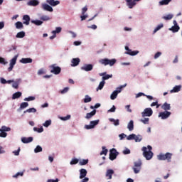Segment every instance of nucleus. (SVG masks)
I'll list each match as a JSON object with an SVG mask.
<instances>
[{"instance_id": "5701e85b", "label": "nucleus", "mask_w": 182, "mask_h": 182, "mask_svg": "<svg viewBox=\"0 0 182 182\" xmlns=\"http://www.w3.org/2000/svg\"><path fill=\"white\" fill-rule=\"evenodd\" d=\"M127 129L129 130V132H132L134 129V122L133 120H131L127 125Z\"/></svg>"}, {"instance_id": "ddd939ff", "label": "nucleus", "mask_w": 182, "mask_h": 182, "mask_svg": "<svg viewBox=\"0 0 182 182\" xmlns=\"http://www.w3.org/2000/svg\"><path fill=\"white\" fill-rule=\"evenodd\" d=\"M42 8L44 11H47L48 12H53V8L49 6V4H42Z\"/></svg>"}, {"instance_id": "69168bd1", "label": "nucleus", "mask_w": 182, "mask_h": 182, "mask_svg": "<svg viewBox=\"0 0 182 182\" xmlns=\"http://www.w3.org/2000/svg\"><path fill=\"white\" fill-rule=\"evenodd\" d=\"M12 86H13V87H14V89H18V87H19V83H18V82H14V83L12 84Z\"/></svg>"}, {"instance_id": "f03ea898", "label": "nucleus", "mask_w": 182, "mask_h": 182, "mask_svg": "<svg viewBox=\"0 0 182 182\" xmlns=\"http://www.w3.org/2000/svg\"><path fill=\"white\" fill-rule=\"evenodd\" d=\"M143 156L145 157L146 160H151L153 159V151H147V147L143 146L142 147Z\"/></svg>"}, {"instance_id": "f704fd0d", "label": "nucleus", "mask_w": 182, "mask_h": 182, "mask_svg": "<svg viewBox=\"0 0 182 182\" xmlns=\"http://www.w3.org/2000/svg\"><path fill=\"white\" fill-rule=\"evenodd\" d=\"M16 38H25V32L24 31H20L18 32L16 36Z\"/></svg>"}, {"instance_id": "0e129e2a", "label": "nucleus", "mask_w": 182, "mask_h": 182, "mask_svg": "<svg viewBox=\"0 0 182 182\" xmlns=\"http://www.w3.org/2000/svg\"><path fill=\"white\" fill-rule=\"evenodd\" d=\"M160 56H161V52H157L154 55V59H158V58H160Z\"/></svg>"}, {"instance_id": "a19ab883", "label": "nucleus", "mask_w": 182, "mask_h": 182, "mask_svg": "<svg viewBox=\"0 0 182 182\" xmlns=\"http://www.w3.org/2000/svg\"><path fill=\"white\" fill-rule=\"evenodd\" d=\"M163 19H165V21H170L171 19H173V15L172 14H168L166 16H164L163 17Z\"/></svg>"}, {"instance_id": "4c0bfd02", "label": "nucleus", "mask_w": 182, "mask_h": 182, "mask_svg": "<svg viewBox=\"0 0 182 182\" xmlns=\"http://www.w3.org/2000/svg\"><path fill=\"white\" fill-rule=\"evenodd\" d=\"M89 163L88 159H82V161H80L79 164L80 166H86Z\"/></svg>"}, {"instance_id": "8fccbe9b", "label": "nucleus", "mask_w": 182, "mask_h": 182, "mask_svg": "<svg viewBox=\"0 0 182 182\" xmlns=\"http://www.w3.org/2000/svg\"><path fill=\"white\" fill-rule=\"evenodd\" d=\"M164 25L163 24H159L156 26V28L154 30V33H156L158 31H160L161 28H163Z\"/></svg>"}, {"instance_id": "338daca9", "label": "nucleus", "mask_w": 182, "mask_h": 182, "mask_svg": "<svg viewBox=\"0 0 182 182\" xmlns=\"http://www.w3.org/2000/svg\"><path fill=\"white\" fill-rule=\"evenodd\" d=\"M141 96H146V95L143 92H139L136 95V98L137 99L138 97H141Z\"/></svg>"}, {"instance_id": "7c9ffc66", "label": "nucleus", "mask_w": 182, "mask_h": 182, "mask_svg": "<svg viewBox=\"0 0 182 182\" xmlns=\"http://www.w3.org/2000/svg\"><path fill=\"white\" fill-rule=\"evenodd\" d=\"M170 2H171V0H161L159 1V5H168Z\"/></svg>"}, {"instance_id": "052dcab7", "label": "nucleus", "mask_w": 182, "mask_h": 182, "mask_svg": "<svg viewBox=\"0 0 182 182\" xmlns=\"http://www.w3.org/2000/svg\"><path fill=\"white\" fill-rule=\"evenodd\" d=\"M1 133H0V137H3V138H5L8 136V133L4 132V131H0Z\"/></svg>"}, {"instance_id": "7ed1b4c3", "label": "nucleus", "mask_w": 182, "mask_h": 182, "mask_svg": "<svg viewBox=\"0 0 182 182\" xmlns=\"http://www.w3.org/2000/svg\"><path fill=\"white\" fill-rule=\"evenodd\" d=\"M116 62L117 60L115 58L112 60H109V58H104L100 60V63H101V65H104L105 66H107V65H109V66H113Z\"/></svg>"}, {"instance_id": "1a4fd4ad", "label": "nucleus", "mask_w": 182, "mask_h": 182, "mask_svg": "<svg viewBox=\"0 0 182 182\" xmlns=\"http://www.w3.org/2000/svg\"><path fill=\"white\" fill-rule=\"evenodd\" d=\"M18 59V56H14L11 60H10V66L8 68L9 72H12V70L14 69V66L16 65V60Z\"/></svg>"}, {"instance_id": "9d476101", "label": "nucleus", "mask_w": 182, "mask_h": 182, "mask_svg": "<svg viewBox=\"0 0 182 182\" xmlns=\"http://www.w3.org/2000/svg\"><path fill=\"white\" fill-rule=\"evenodd\" d=\"M171 114V112H168V111H165L163 112H160L159 117H161L163 120L166 119H168V117H170Z\"/></svg>"}, {"instance_id": "a18cd8bd", "label": "nucleus", "mask_w": 182, "mask_h": 182, "mask_svg": "<svg viewBox=\"0 0 182 182\" xmlns=\"http://www.w3.org/2000/svg\"><path fill=\"white\" fill-rule=\"evenodd\" d=\"M51 124H52L51 120H47L45 122V123L43 124V126H44V127H49V126H50Z\"/></svg>"}, {"instance_id": "c03bdc74", "label": "nucleus", "mask_w": 182, "mask_h": 182, "mask_svg": "<svg viewBox=\"0 0 182 182\" xmlns=\"http://www.w3.org/2000/svg\"><path fill=\"white\" fill-rule=\"evenodd\" d=\"M110 77H113L112 75H106L102 77V82H105V80H107L108 79H110Z\"/></svg>"}, {"instance_id": "e433bc0d", "label": "nucleus", "mask_w": 182, "mask_h": 182, "mask_svg": "<svg viewBox=\"0 0 182 182\" xmlns=\"http://www.w3.org/2000/svg\"><path fill=\"white\" fill-rule=\"evenodd\" d=\"M23 113H36V109L30 108L24 111Z\"/></svg>"}, {"instance_id": "dca6fc26", "label": "nucleus", "mask_w": 182, "mask_h": 182, "mask_svg": "<svg viewBox=\"0 0 182 182\" xmlns=\"http://www.w3.org/2000/svg\"><path fill=\"white\" fill-rule=\"evenodd\" d=\"M86 176H87V171H86V169L85 168H82L80 170V178H85V177H86Z\"/></svg>"}, {"instance_id": "5fc2aeb1", "label": "nucleus", "mask_w": 182, "mask_h": 182, "mask_svg": "<svg viewBox=\"0 0 182 182\" xmlns=\"http://www.w3.org/2000/svg\"><path fill=\"white\" fill-rule=\"evenodd\" d=\"M134 137H136V134H132L129 135L127 137V139H128V140H134Z\"/></svg>"}, {"instance_id": "bb28decb", "label": "nucleus", "mask_w": 182, "mask_h": 182, "mask_svg": "<svg viewBox=\"0 0 182 182\" xmlns=\"http://www.w3.org/2000/svg\"><path fill=\"white\" fill-rule=\"evenodd\" d=\"M22 96V92H16V93L13 94L12 99L15 100V99H19Z\"/></svg>"}, {"instance_id": "2f4dec72", "label": "nucleus", "mask_w": 182, "mask_h": 182, "mask_svg": "<svg viewBox=\"0 0 182 182\" xmlns=\"http://www.w3.org/2000/svg\"><path fill=\"white\" fill-rule=\"evenodd\" d=\"M0 132H11V127L2 126L1 128H0Z\"/></svg>"}, {"instance_id": "0eeeda50", "label": "nucleus", "mask_w": 182, "mask_h": 182, "mask_svg": "<svg viewBox=\"0 0 182 182\" xmlns=\"http://www.w3.org/2000/svg\"><path fill=\"white\" fill-rule=\"evenodd\" d=\"M97 124H99V119L95 120V121H90L89 125L85 126V129H86L87 130H90L92 129H95V127L97 126Z\"/></svg>"}, {"instance_id": "393cba45", "label": "nucleus", "mask_w": 182, "mask_h": 182, "mask_svg": "<svg viewBox=\"0 0 182 182\" xmlns=\"http://www.w3.org/2000/svg\"><path fill=\"white\" fill-rule=\"evenodd\" d=\"M21 63H23V64H26V63H32L33 62V60L32 58H22L21 60H20Z\"/></svg>"}, {"instance_id": "72a5a7b5", "label": "nucleus", "mask_w": 182, "mask_h": 182, "mask_svg": "<svg viewBox=\"0 0 182 182\" xmlns=\"http://www.w3.org/2000/svg\"><path fill=\"white\" fill-rule=\"evenodd\" d=\"M117 95H119L117 93V91H114L110 96V99L111 100H114V99H116V97H117Z\"/></svg>"}, {"instance_id": "774afa93", "label": "nucleus", "mask_w": 182, "mask_h": 182, "mask_svg": "<svg viewBox=\"0 0 182 182\" xmlns=\"http://www.w3.org/2000/svg\"><path fill=\"white\" fill-rule=\"evenodd\" d=\"M123 154H130V149H126L123 151Z\"/></svg>"}, {"instance_id": "f3484780", "label": "nucleus", "mask_w": 182, "mask_h": 182, "mask_svg": "<svg viewBox=\"0 0 182 182\" xmlns=\"http://www.w3.org/2000/svg\"><path fill=\"white\" fill-rule=\"evenodd\" d=\"M46 2L47 4H49L50 6H56L57 5H59V4H60V1L55 0H47Z\"/></svg>"}, {"instance_id": "c756f323", "label": "nucleus", "mask_w": 182, "mask_h": 182, "mask_svg": "<svg viewBox=\"0 0 182 182\" xmlns=\"http://www.w3.org/2000/svg\"><path fill=\"white\" fill-rule=\"evenodd\" d=\"M105 83H106V82L105 81H101L99 84V86L97 88V92H98L99 90H102V89H103V87H105Z\"/></svg>"}, {"instance_id": "bf43d9fd", "label": "nucleus", "mask_w": 182, "mask_h": 182, "mask_svg": "<svg viewBox=\"0 0 182 182\" xmlns=\"http://www.w3.org/2000/svg\"><path fill=\"white\" fill-rule=\"evenodd\" d=\"M0 63L1 65H6L8 62L5 60V58L0 57Z\"/></svg>"}, {"instance_id": "a211bd4d", "label": "nucleus", "mask_w": 182, "mask_h": 182, "mask_svg": "<svg viewBox=\"0 0 182 182\" xmlns=\"http://www.w3.org/2000/svg\"><path fill=\"white\" fill-rule=\"evenodd\" d=\"M28 6H38L39 5V1L38 0H31L27 3Z\"/></svg>"}, {"instance_id": "58836bf2", "label": "nucleus", "mask_w": 182, "mask_h": 182, "mask_svg": "<svg viewBox=\"0 0 182 182\" xmlns=\"http://www.w3.org/2000/svg\"><path fill=\"white\" fill-rule=\"evenodd\" d=\"M107 151H109L107 149H106L105 146H102V151L100 152V156H103V154L106 156L107 154Z\"/></svg>"}, {"instance_id": "37998d69", "label": "nucleus", "mask_w": 182, "mask_h": 182, "mask_svg": "<svg viewBox=\"0 0 182 182\" xmlns=\"http://www.w3.org/2000/svg\"><path fill=\"white\" fill-rule=\"evenodd\" d=\"M92 102V97H89V95H85V98L84 99V103H89Z\"/></svg>"}, {"instance_id": "c9c22d12", "label": "nucleus", "mask_w": 182, "mask_h": 182, "mask_svg": "<svg viewBox=\"0 0 182 182\" xmlns=\"http://www.w3.org/2000/svg\"><path fill=\"white\" fill-rule=\"evenodd\" d=\"M29 106V104L28 102H22L20 105V109L22 110V109H26Z\"/></svg>"}, {"instance_id": "864d4df0", "label": "nucleus", "mask_w": 182, "mask_h": 182, "mask_svg": "<svg viewBox=\"0 0 182 182\" xmlns=\"http://www.w3.org/2000/svg\"><path fill=\"white\" fill-rule=\"evenodd\" d=\"M134 140H135L136 143H139V142L141 141V136L140 135H139V136L135 135Z\"/></svg>"}, {"instance_id": "603ef678", "label": "nucleus", "mask_w": 182, "mask_h": 182, "mask_svg": "<svg viewBox=\"0 0 182 182\" xmlns=\"http://www.w3.org/2000/svg\"><path fill=\"white\" fill-rule=\"evenodd\" d=\"M19 176L22 177L23 176V172H18L17 173L13 176V178H18Z\"/></svg>"}, {"instance_id": "13d9d810", "label": "nucleus", "mask_w": 182, "mask_h": 182, "mask_svg": "<svg viewBox=\"0 0 182 182\" xmlns=\"http://www.w3.org/2000/svg\"><path fill=\"white\" fill-rule=\"evenodd\" d=\"M25 102H31L32 100H35V97H28L24 99Z\"/></svg>"}, {"instance_id": "f8f14e48", "label": "nucleus", "mask_w": 182, "mask_h": 182, "mask_svg": "<svg viewBox=\"0 0 182 182\" xmlns=\"http://www.w3.org/2000/svg\"><path fill=\"white\" fill-rule=\"evenodd\" d=\"M139 1L140 0H126V2L129 9H132V8L136 5V2H139Z\"/></svg>"}, {"instance_id": "680f3d73", "label": "nucleus", "mask_w": 182, "mask_h": 182, "mask_svg": "<svg viewBox=\"0 0 182 182\" xmlns=\"http://www.w3.org/2000/svg\"><path fill=\"white\" fill-rule=\"evenodd\" d=\"M68 90H69V87H65L63 90H62L60 91V93H61L62 95H63V94H65V93H68Z\"/></svg>"}, {"instance_id": "a878e982", "label": "nucleus", "mask_w": 182, "mask_h": 182, "mask_svg": "<svg viewBox=\"0 0 182 182\" xmlns=\"http://www.w3.org/2000/svg\"><path fill=\"white\" fill-rule=\"evenodd\" d=\"M126 55H130V56H136L139 53V51L134 50L132 51L131 49H129L128 51L125 52Z\"/></svg>"}, {"instance_id": "e2e57ef3", "label": "nucleus", "mask_w": 182, "mask_h": 182, "mask_svg": "<svg viewBox=\"0 0 182 182\" xmlns=\"http://www.w3.org/2000/svg\"><path fill=\"white\" fill-rule=\"evenodd\" d=\"M108 112L110 113H114V112H116V107L113 105L112 107L108 110Z\"/></svg>"}, {"instance_id": "6e6552de", "label": "nucleus", "mask_w": 182, "mask_h": 182, "mask_svg": "<svg viewBox=\"0 0 182 182\" xmlns=\"http://www.w3.org/2000/svg\"><path fill=\"white\" fill-rule=\"evenodd\" d=\"M153 114V109L151 108H146L143 112H141L142 117H150Z\"/></svg>"}, {"instance_id": "4d7b16f0", "label": "nucleus", "mask_w": 182, "mask_h": 182, "mask_svg": "<svg viewBox=\"0 0 182 182\" xmlns=\"http://www.w3.org/2000/svg\"><path fill=\"white\" fill-rule=\"evenodd\" d=\"M123 87H126V84L124 85L117 87V90H115V92H117V93H118V94L122 92V89H123Z\"/></svg>"}, {"instance_id": "09e8293b", "label": "nucleus", "mask_w": 182, "mask_h": 182, "mask_svg": "<svg viewBox=\"0 0 182 182\" xmlns=\"http://www.w3.org/2000/svg\"><path fill=\"white\" fill-rule=\"evenodd\" d=\"M33 130H34V132H37L38 133H42V132H43V127H42L40 128L34 127Z\"/></svg>"}, {"instance_id": "de8ad7c7", "label": "nucleus", "mask_w": 182, "mask_h": 182, "mask_svg": "<svg viewBox=\"0 0 182 182\" xmlns=\"http://www.w3.org/2000/svg\"><path fill=\"white\" fill-rule=\"evenodd\" d=\"M40 19L41 21H50V18L48 16H42Z\"/></svg>"}, {"instance_id": "b1692460", "label": "nucleus", "mask_w": 182, "mask_h": 182, "mask_svg": "<svg viewBox=\"0 0 182 182\" xmlns=\"http://www.w3.org/2000/svg\"><path fill=\"white\" fill-rule=\"evenodd\" d=\"M161 109H163V110H165V112H167V110H171V107L170 106V104L165 102L162 106H161Z\"/></svg>"}, {"instance_id": "3c124183", "label": "nucleus", "mask_w": 182, "mask_h": 182, "mask_svg": "<svg viewBox=\"0 0 182 182\" xmlns=\"http://www.w3.org/2000/svg\"><path fill=\"white\" fill-rule=\"evenodd\" d=\"M79 163V159H73L71 160V161L70 162V164H71V166H73V164H77Z\"/></svg>"}, {"instance_id": "2eb2a0df", "label": "nucleus", "mask_w": 182, "mask_h": 182, "mask_svg": "<svg viewBox=\"0 0 182 182\" xmlns=\"http://www.w3.org/2000/svg\"><path fill=\"white\" fill-rule=\"evenodd\" d=\"M23 23L24 25H29V22H31V17L29 16V15H24L23 16Z\"/></svg>"}, {"instance_id": "423d86ee", "label": "nucleus", "mask_w": 182, "mask_h": 182, "mask_svg": "<svg viewBox=\"0 0 182 182\" xmlns=\"http://www.w3.org/2000/svg\"><path fill=\"white\" fill-rule=\"evenodd\" d=\"M117 156H119V152H117V150H116V149L113 148L110 149L109 160H112V161H113V160H116Z\"/></svg>"}, {"instance_id": "412c9836", "label": "nucleus", "mask_w": 182, "mask_h": 182, "mask_svg": "<svg viewBox=\"0 0 182 182\" xmlns=\"http://www.w3.org/2000/svg\"><path fill=\"white\" fill-rule=\"evenodd\" d=\"M71 63H73L71 66H77L80 63V59L79 58H73Z\"/></svg>"}, {"instance_id": "20e7f679", "label": "nucleus", "mask_w": 182, "mask_h": 182, "mask_svg": "<svg viewBox=\"0 0 182 182\" xmlns=\"http://www.w3.org/2000/svg\"><path fill=\"white\" fill-rule=\"evenodd\" d=\"M141 161L139 160L134 162V166L132 169L134 170V173L135 174H139L140 173V170H141Z\"/></svg>"}, {"instance_id": "473e14b6", "label": "nucleus", "mask_w": 182, "mask_h": 182, "mask_svg": "<svg viewBox=\"0 0 182 182\" xmlns=\"http://www.w3.org/2000/svg\"><path fill=\"white\" fill-rule=\"evenodd\" d=\"M170 31H172V32L176 33L178 31H180V26H173L170 28Z\"/></svg>"}, {"instance_id": "6ab92c4d", "label": "nucleus", "mask_w": 182, "mask_h": 182, "mask_svg": "<svg viewBox=\"0 0 182 182\" xmlns=\"http://www.w3.org/2000/svg\"><path fill=\"white\" fill-rule=\"evenodd\" d=\"M114 174V171L112 169H108L106 173V177H108L109 180H112V176Z\"/></svg>"}, {"instance_id": "ea45409f", "label": "nucleus", "mask_w": 182, "mask_h": 182, "mask_svg": "<svg viewBox=\"0 0 182 182\" xmlns=\"http://www.w3.org/2000/svg\"><path fill=\"white\" fill-rule=\"evenodd\" d=\"M62 32V28L61 27H57L55 31H52V33H60Z\"/></svg>"}, {"instance_id": "9b49d317", "label": "nucleus", "mask_w": 182, "mask_h": 182, "mask_svg": "<svg viewBox=\"0 0 182 182\" xmlns=\"http://www.w3.org/2000/svg\"><path fill=\"white\" fill-rule=\"evenodd\" d=\"M81 70L85 72H90V70H93V65L85 64L84 66L81 67Z\"/></svg>"}, {"instance_id": "4468645a", "label": "nucleus", "mask_w": 182, "mask_h": 182, "mask_svg": "<svg viewBox=\"0 0 182 182\" xmlns=\"http://www.w3.org/2000/svg\"><path fill=\"white\" fill-rule=\"evenodd\" d=\"M21 141H22V143H24L25 144H26L28 143H32V141H33V137H32V136H29L28 138L23 137V138H21Z\"/></svg>"}, {"instance_id": "6e6d98bb", "label": "nucleus", "mask_w": 182, "mask_h": 182, "mask_svg": "<svg viewBox=\"0 0 182 182\" xmlns=\"http://www.w3.org/2000/svg\"><path fill=\"white\" fill-rule=\"evenodd\" d=\"M150 119L149 118H144V119H141V123H144V124H149Z\"/></svg>"}, {"instance_id": "aec40b11", "label": "nucleus", "mask_w": 182, "mask_h": 182, "mask_svg": "<svg viewBox=\"0 0 182 182\" xmlns=\"http://www.w3.org/2000/svg\"><path fill=\"white\" fill-rule=\"evenodd\" d=\"M181 90V85H176L173 90L170 91V93H177Z\"/></svg>"}, {"instance_id": "39448f33", "label": "nucleus", "mask_w": 182, "mask_h": 182, "mask_svg": "<svg viewBox=\"0 0 182 182\" xmlns=\"http://www.w3.org/2000/svg\"><path fill=\"white\" fill-rule=\"evenodd\" d=\"M50 73L54 75H59L62 72V69L59 66H56V64H53L50 66Z\"/></svg>"}, {"instance_id": "79ce46f5", "label": "nucleus", "mask_w": 182, "mask_h": 182, "mask_svg": "<svg viewBox=\"0 0 182 182\" xmlns=\"http://www.w3.org/2000/svg\"><path fill=\"white\" fill-rule=\"evenodd\" d=\"M109 122H112V123H114V126H119V119H114L113 118H110Z\"/></svg>"}, {"instance_id": "cd10ccee", "label": "nucleus", "mask_w": 182, "mask_h": 182, "mask_svg": "<svg viewBox=\"0 0 182 182\" xmlns=\"http://www.w3.org/2000/svg\"><path fill=\"white\" fill-rule=\"evenodd\" d=\"M16 29H23V24L21 21H17L15 23Z\"/></svg>"}, {"instance_id": "4be33fe9", "label": "nucleus", "mask_w": 182, "mask_h": 182, "mask_svg": "<svg viewBox=\"0 0 182 182\" xmlns=\"http://www.w3.org/2000/svg\"><path fill=\"white\" fill-rule=\"evenodd\" d=\"M95 114H96V109H94L91 112L87 113L85 116V119H92V117L95 116Z\"/></svg>"}, {"instance_id": "f257e3e1", "label": "nucleus", "mask_w": 182, "mask_h": 182, "mask_svg": "<svg viewBox=\"0 0 182 182\" xmlns=\"http://www.w3.org/2000/svg\"><path fill=\"white\" fill-rule=\"evenodd\" d=\"M173 156V154L170 152H167L165 154H160L157 156L158 160L164 161L166 160L168 163H170L171 161V157Z\"/></svg>"}, {"instance_id": "c85d7f7f", "label": "nucleus", "mask_w": 182, "mask_h": 182, "mask_svg": "<svg viewBox=\"0 0 182 182\" xmlns=\"http://www.w3.org/2000/svg\"><path fill=\"white\" fill-rule=\"evenodd\" d=\"M31 23H34V25H36L37 26H41V25L43 23V21L41 20H33L31 21Z\"/></svg>"}, {"instance_id": "49530a36", "label": "nucleus", "mask_w": 182, "mask_h": 182, "mask_svg": "<svg viewBox=\"0 0 182 182\" xmlns=\"http://www.w3.org/2000/svg\"><path fill=\"white\" fill-rule=\"evenodd\" d=\"M41 151H42V146H37L36 147V149H34V152L35 153H41Z\"/></svg>"}]
</instances>
